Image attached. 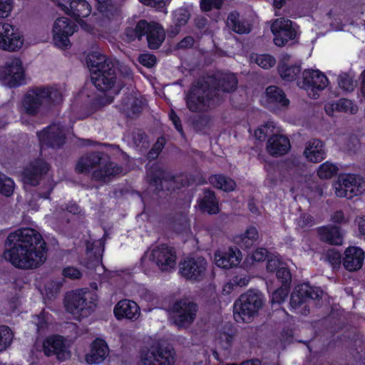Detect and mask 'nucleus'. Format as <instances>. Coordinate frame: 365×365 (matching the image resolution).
Returning <instances> with one entry per match:
<instances>
[{"label": "nucleus", "instance_id": "nucleus-1", "mask_svg": "<svg viewBox=\"0 0 365 365\" xmlns=\"http://www.w3.org/2000/svg\"><path fill=\"white\" fill-rule=\"evenodd\" d=\"M5 245L8 248L4 252V257L16 268L36 269L46 260V243L34 228L23 227L10 233Z\"/></svg>", "mask_w": 365, "mask_h": 365}, {"label": "nucleus", "instance_id": "nucleus-2", "mask_svg": "<svg viewBox=\"0 0 365 365\" xmlns=\"http://www.w3.org/2000/svg\"><path fill=\"white\" fill-rule=\"evenodd\" d=\"M91 71V80L100 91L111 90L117 80V68L114 62L105 55L93 53L86 58Z\"/></svg>", "mask_w": 365, "mask_h": 365}, {"label": "nucleus", "instance_id": "nucleus-3", "mask_svg": "<svg viewBox=\"0 0 365 365\" xmlns=\"http://www.w3.org/2000/svg\"><path fill=\"white\" fill-rule=\"evenodd\" d=\"M46 101L52 105L60 104L63 101L61 93L51 86H36L29 89L22 99L24 112L31 116L36 115Z\"/></svg>", "mask_w": 365, "mask_h": 365}, {"label": "nucleus", "instance_id": "nucleus-4", "mask_svg": "<svg viewBox=\"0 0 365 365\" xmlns=\"http://www.w3.org/2000/svg\"><path fill=\"white\" fill-rule=\"evenodd\" d=\"M205 77L192 86L186 96L185 103L188 110L200 113L213 107L220 101V95L209 86Z\"/></svg>", "mask_w": 365, "mask_h": 365}, {"label": "nucleus", "instance_id": "nucleus-5", "mask_svg": "<svg viewBox=\"0 0 365 365\" xmlns=\"http://www.w3.org/2000/svg\"><path fill=\"white\" fill-rule=\"evenodd\" d=\"M66 310L80 320L91 314L97 305V297L88 290L68 292L63 300Z\"/></svg>", "mask_w": 365, "mask_h": 365}, {"label": "nucleus", "instance_id": "nucleus-6", "mask_svg": "<svg viewBox=\"0 0 365 365\" xmlns=\"http://www.w3.org/2000/svg\"><path fill=\"white\" fill-rule=\"evenodd\" d=\"M264 304L263 296L258 292L249 289L235 300L233 315L237 322H250L257 314Z\"/></svg>", "mask_w": 365, "mask_h": 365}, {"label": "nucleus", "instance_id": "nucleus-7", "mask_svg": "<svg viewBox=\"0 0 365 365\" xmlns=\"http://www.w3.org/2000/svg\"><path fill=\"white\" fill-rule=\"evenodd\" d=\"M175 359V351L171 346L157 342L150 349L140 351L139 365H173Z\"/></svg>", "mask_w": 365, "mask_h": 365}, {"label": "nucleus", "instance_id": "nucleus-8", "mask_svg": "<svg viewBox=\"0 0 365 365\" xmlns=\"http://www.w3.org/2000/svg\"><path fill=\"white\" fill-rule=\"evenodd\" d=\"M150 185L158 191L163 190V182L180 183L181 187H188L194 182V178L187 173L173 175L166 172L158 163H153L147 173Z\"/></svg>", "mask_w": 365, "mask_h": 365}, {"label": "nucleus", "instance_id": "nucleus-9", "mask_svg": "<svg viewBox=\"0 0 365 365\" xmlns=\"http://www.w3.org/2000/svg\"><path fill=\"white\" fill-rule=\"evenodd\" d=\"M133 32L138 39L146 36L148 46L152 50L159 48L165 38V30L160 24L153 21L148 23L145 20H140Z\"/></svg>", "mask_w": 365, "mask_h": 365}, {"label": "nucleus", "instance_id": "nucleus-10", "mask_svg": "<svg viewBox=\"0 0 365 365\" xmlns=\"http://www.w3.org/2000/svg\"><path fill=\"white\" fill-rule=\"evenodd\" d=\"M2 83L9 88H16L26 83L25 71L19 58H14L6 62L0 69Z\"/></svg>", "mask_w": 365, "mask_h": 365}, {"label": "nucleus", "instance_id": "nucleus-11", "mask_svg": "<svg viewBox=\"0 0 365 365\" xmlns=\"http://www.w3.org/2000/svg\"><path fill=\"white\" fill-rule=\"evenodd\" d=\"M78 27L76 22L67 17H59L53 24V40L55 46L62 50L68 49L71 47L70 36H71Z\"/></svg>", "mask_w": 365, "mask_h": 365}, {"label": "nucleus", "instance_id": "nucleus-12", "mask_svg": "<svg viewBox=\"0 0 365 365\" xmlns=\"http://www.w3.org/2000/svg\"><path fill=\"white\" fill-rule=\"evenodd\" d=\"M173 323L179 328L192 324L195 319L197 305L187 299L176 300L170 307Z\"/></svg>", "mask_w": 365, "mask_h": 365}, {"label": "nucleus", "instance_id": "nucleus-13", "mask_svg": "<svg viewBox=\"0 0 365 365\" xmlns=\"http://www.w3.org/2000/svg\"><path fill=\"white\" fill-rule=\"evenodd\" d=\"M364 191V181L359 175L348 173L339 176L338 185L335 187V194L339 197L352 199L361 195Z\"/></svg>", "mask_w": 365, "mask_h": 365}, {"label": "nucleus", "instance_id": "nucleus-14", "mask_svg": "<svg viewBox=\"0 0 365 365\" xmlns=\"http://www.w3.org/2000/svg\"><path fill=\"white\" fill-rule=\"evenodd\" d=\"M207 262L202 257H186L179 264V273L187 280L202 281L207 271Z\"/></svg>", "mask_w": 365, "mask_h": 365}, {"label": "nucleus", "instance_id": "nucleus-15", "mask_svg": "<svg viewBox=\"0 0 365 365\" xmlns=\"http://www.w3.org/2000/svg\"><path fill=\"white\" fill-rule=\"evenodd\" d=\"M42 350L47 357L56 356L59 361H64L71 356L63 336L52 334L47 336L42 343Z\"/></svg>", "mask_w": 365, "mask_h": 365}, {"label": "nucleus", "instance_id": "nucleus-16", "mask_svg": "<svg viewBox=\"0 0 365 365\" xmlns=\"http://www.w3.org/2000/svg\"><path fill=\"white\" fill-rule=\"evenodd\" d=\"M205 78L210 84V88L216 93L217 91L232 93L237 89L238 85L237 77L232 73H225L218 71L205 76Z\"/></svg>", "mask_w": 365, "mask_h": 365}, {"label": "nucleus", "instance_id": "nucleus-17", "mask_svg": "<svg viewBox=\"0 0 365 365\" xmlns=\"http://www.w3.org/2000/svg\"><path fill=\"white\" fill-rule=\"evenodd\" d=\"M24 44L23 36L9 24H0V48L8 51L19 50Z\"/></svg>", "mask_w": 365, "mask_h": 365}, {"label": "nucleus", "instance_id": "nucleus-18", "mask_svg": "<svg viewBox=\"0 0 365 365\" xmlns=\"http://www.w3.org/2000/svg\"><path fill=\"white\" fill-rule=\"evenodd\" d=\"M150 259L162 271H168L176 264V253L173 247L163 244L152 250Z\"/></svg>", "mask_w": 365, "mask_h": 365}, {"label": "nucleus", "instance_id": "nucleus-19", "mask_svg": "<svg viewBox=\"0 0 365 365\" xmlns=\"http://www.w3.org/2000/svg\"><path fill=\"white\" fill-rule=\"evenodd\" d=\"M322 297V291L303 283L294 287L290 296L289 304L293 309H297L307 302L308 299H319Z\"/></svg>", "mask_w": 365, "mask_h": 365}, {"label": "nucleus", "instance_id": "nucleus-20", "mask_svg": "<svg viewBox=\"0 0 365 365\" xmlns=\"http://www.w3.org/2000/svg\"><path fill=\"white\" fill-rule=\"evenodd\" d=\"M40 143L52 149H60L66 143V136L63 129L56 125H51L38 133Z\"/></svg>", "mask_w": 365, "mask_h": 365}, {"label": "nucleus", "instance_id": "nucleus-21", "mask_svg": "<svg viewBox=\"0 0 365 365\" xmlns=\"http://www.w3.org/2000/svg\"><path fill=\"white\" fill-rule=\"evenodd\" d=\"M327 76L318 69H305L302 72V81L297 86L305 90L312 89L319 91L324 90L329 85Z\"/></svg>", "mask_w": 365, "mask_h": 365}, {"label": "nucleus", "instance_id": "nucleus-22", "mask_svg": "<svg viewBox=\"0 0 365 365\" xmlns=\"http://www.w3.org/2000/svg\"><path fill=\"white\" fill-rule=\"evenodd\" d=\"M57 6L75 19L83 28H84V25L87 26V24L82 20L83 18L88 17L91 13V6L86 0H72L70 1L69 6L58 2Z\"/></svg>", "mask_w": 365, "mask_h": 365}, {"label": "nucleus", "instance_id": "nucleus-23", "mask_svg": "<svg viewBox=\"0 0 365 365\" xmlns=\"http://www.w3.org/2000/svg\"><path fill=\"white\" fill-rule=\"evenodd\" d=\"M49 165L42 160H36L26 167L22 172L23 182L31 186H37L42 177L49 170Z\"/></svg>", "mask_w": 365, "mask_h": 365}, {"label": "nucleus", "instance_id": "nucleus-24", "mask_svg": "<svg viewBox=\"0 0 365 365\" xmlns=\"http://www.w3.org/2000/svg\"><path fill=\"white\" fill-rule=\"evenodd\" d=\"M122 171L123 168L111 161L110 156L107 154L100 167L92 173V178L97 182H106L121 173Z\"/></svg>", "mask_w": 365, "mask_h": 365}, {"label": "nucleus", "instance_id": "nucleus-25", "mask_svg": "<svg viewBox=\"0 0 365 365\" xmlns=\"http://www.w3.org/2000/svg\"><path fill=\"white\" fill-rule=\"evenodd\" d=\"M90 352L86 354L85 359L88 364H102L109 354V346L105 339L97 337L91 344Z\"/></svg>", "mask_w": 365, "mask_h": 365}, {"label": "nucleus", "instance_id": "nucleus-26", "mask_svg": "<svg viewBox=\"0 0 365 365\" xmlns=\"http://www.w3.org/2000/svg\"><path fill=\"white\" fill-rule=\"evenodd\" d=\"M242 253L237 247H230L224 252L215 253V264L217 267L229 269L236 267L241 262Z\"/></svg>", "mask_w": 365, "mask_h": 365}, {"label": "nucleus", "instance_id": "nucleus-27", "mask_svg": "<svg viewBox=\"0 0 365 365\" xmlns=\"http://www.w3.org/2000/svg\"><path fill=\"white\" fill-rule=\"evenodd\" d=\"M272 31L274 34V43L279 47L284 46L289 41L294 40L297 36V31L292 27L290 20L280 21L278 28L273 26Z\"/></svg>", "mask_w": 365, "mask_h": 365}, {"label": "nucleus", "instance_id": "nucleus-28", "mask_svg": "<svg viewBox=\"0 0 365 365\" xmlns=\"http://www.w3.org/2000/svg\"><path fill=\"white\" fill-rule=\"evenodd\" d=\"M113 312L118 320L128 319L133 321L137 319L140 314L138 304L127 299L119 301L115 306Z\"/></svg>", "mask_w": 365, "mask_h": 365}, {"label": "nucleus", "instance_id": "nucleus-29", "mask_svg": "<svg viewBox=\"0 0 365 365\" xmlns=\"http://www.w3.org/2000/svg\"><path fill=\"white\" fill-rule=\"evenodd\" d=\"M364 252L358 247H349L344 251L343 265L349 272L360 269L364 264Z\"/></svg>", "mask_w": 365, "mask_h": 365}, {"label": "nucleus", "instance_id": "nucleus-30", "mask_svg": "<svg viewBox=\"0 0 365 365\" xmlns=\"http://www.w3.org/2000/svg\"><path fill=\"white\" fill-rule=\"evenodd\" d=\"M291 148L289 139L281 134H275L268 138L267 143V152L274 157L287 154Z\"/></svg>", "mask_w": 365, "mask_h": 365}, {"label": "nucleus", "instance_id": "nucleus-31", "mask_svg": "<svg viewBox=\"0 0 365 365\" xmlns=\"http://www.w3.org/2000/svg\"><path fill=\"white\" fill-rule=\"evenodd\" d=\"M107 154L103 152H91L81 157L76 165V171L78 173H87L91 169L101 165Z\"/></svg>", "mask_w": 365, "mask_h": 365}, {"label": "nucleus", "instance_id": "nucleus-32", "mask_svg": "<svg viewBox=\"0 0 365 365\" xmlns=\"http://www.w3.org/2000/svg\"><path fill=\"white\" fill-rule=\"evenodd\" d=\"M306 159L312 163H319L326 158L325 144L317 138L312 139L307 143L304 150Z\"/></svg>", "mask_w": 365, "mask_h": 365}, {"label": "nucleus", "instance_id": "nucleus-33", "mask_svg": "<svg viewBox=\"0 0 365 365\" xmlns=\"http://www.w3.org/2000/svg\"><path fill=\"white\" fill-rule=\"evenodd\" d=\"M266 101L277 108H287L290 104L284 90L279 86L271 85L265 89Z\"/></svg>", "mask_w": 365, "mask_h": 365}, {"label": "nucleus", "instance_id": "nucleus-34", "mask_svg": "<svg viewBox=\"0 0 365 365\" xmlns=\"http://www.w3.org/2000/svg\"><path fill=\"white\" fill-rule=\"evenodd\" d=\"M98 13L108 20L118 19L120 16V5L115 0H95Z\"/></svg>", "mask_w": 365, "mask_h": 365}, {"label": "nucleus", "instance_id": "nucleus-35", "mask_svg": "<svg viewBox=\"0 0 365 365\" xmlns=\"http://www.w3.org/2000/svg\"><path fill=\"white\" fill-rule=\"evenodd\" d=\"M317 232L320 240L324 242L332 245H341L343 242V235L339 226H322L318 227Z\"/></svg>", "mask_w": 365, "mask_h": 365}, {"label": "nucleus", "instance_id": "nucleus-36", "mask_svg": "<svg viewBox=\"0 0 365 365\" xmlns=\"http://www.w3.org/2000/svg\"><path fill=\"white\" fill-rule=\"evenodd\" d=\"M259 232L257 229L250 225L247 227L244 233L235 237V243L244 250H248L255 247L258 241Z\"/></svg>", "mask_w": 365, "mask_h": 365}, {"label": "nucleus", "instance_id": "nucleus-37", "mask_svg": "<svg viewBox=\"0 0 365 365\" xmlns=\"http://www.w3.org/2000/svg\"><path fill=\"white\" fill-rule=\"evenodd\" d=\"M199 207L202 212L210 215L219 213V203L214 191L205 190L203 197L199 200Z\"/></svg>", "mask_w": 365, "mask_h": 365}, {"label": "nucleus", "instance_id": "nucleus-38", "mask_svg": "<svg viewBox=\"0 0 365 365\" xmlns=\"http://www.w3.org/2000/svg\"><path fill=\"white\" fill-rule=\"evenodd\" d=\"M277 68L280 78L287 82L295 81L302 73L301 65L289 64L283 61H279Z\"/></svg>", "mask_w": 365, "mask_h": 365}, {"label": "nucleus", "instance_id": "nucleus-39", "mask_svg": "<svg viewBox=\"0 0 365 365\" xmlns=\"http://www.w3.org/2000/svg\"><path fill=\"white\" fill-rule=\"evenodd\" d=\"M210 183L215 188L226 192H232L237 187L236 182L223 174H214L209 177Z\"/></svg>", "mask_w": 365, "mask_h": 365}, {"label": "nucleus", "instance_id": "nucleus-40", "mask_svg": "<svg viewBox=\"0 0 365 365\" xmlns=\"http://www.w3.org/2000/svg\"><path fill=\"white\" fill-rule=\"evenodd\" d=\"M236 335V329L232 326H225L220 332L218 344L223 350H230Z\"/></svg>", "mask_w": 365, "mask_h": 365}, {"label": "nucleus", "instance_id": "nucleus-41", "mask_svg": "<svg viewBox=\"0 0 365 365\" xmlns=\"http://www.w3.org/2000/svg\"><path fill=\"white\" fill-rule=\"evenodd\" d=\"M227 24L237 34H243L250 32V29L247 28L245 23L240 20V15L237 11H232L229 14Z\"/></svg>", "mask_w": 365, "mask_h": 365}, {"label": "nucleus", "instance_id": "nucleus-42", "mask_svg": "<svg viewBox=\"0 0 365 365\" xmlns=\"http://www.w3.org/2000/svg\"><path fill=\"white\" fill-rule=\"evenodd\" d=\"M338 167L329 161L321 164L317 170V175L320 179H331L337 174Z\"/></svg>", "mask_w": 365, "mask_h": 365}, {"label": "nucleus", "instance_id": "nucleus-43", "mask_svg": "<svg viewBox=\"0 0 365 365\" xmlns=\"http://www.w3.org/2000/svg\"><path fill=\"white\" fill-rule=\"evenodd\" d=\"M14 334L6 325H0V352L5 351L12 343Z\"/></svg>", "mask_w": 365, "mask_h": 365}, {"label": "nucleus", "instance_id": "nucleus-44", "mask_svg": "<svg viewBox=\"0 0 365 365\" xmlns=\"http://www.w3.org/2000/svg\"><path fill=\"white\" fill-rule=\"evenodd\" d=\"M33 322L36 327L38 335L46 333L48 329V314L44 310L41 311L39 314L33 317Z\"/></svg>", "mask_w": 365, "mask_h": 365}, {"label": "nucleus", "instance_id": "nucleus-45", "mask_svg": "<svg viewBox=\"0 0 365 365\" xmlns=\"http://www.w3.org/2000/svg\"><path fill=\"white\" fill-rule=\"evenodd\" d=\"M336 111L350 113L354 114L358 111V107L353 101L346 98L339 99L334 105Z\"/></svg>", "mask_w": 365, "mask_h": 365}, {"label": "nucleus", "instance_id": "nucleus-46", "mask_svg": "<svg viewBox=\"0 0 365 365\" xmlns=\"http://www.w3.org/2000/svg\"><path fill=\"white\" fill-rule=\"evenodd\" d=\"M276 273V277L282 285L287 287H291L292 274L289 269L282 264L281 267H278Z\"/></svg>", "mask_w": 365, "mask_h": 365}, {"label": "nucleus", "instance_id": "nucleus-47", "mask_svg": "<svg viewBox=\"0 0 365 365\" xmlns=\"http://www.w3.org/2000/svg\"><path fill=\"white\" fill-rule=\"evenodd\" d=\"M255 63L264 69H269L273 68L276 64L275 58L269 53L257 54Z\"/></svg>", "mask_w": 365, "mask_h": 365}, {"label": "nucleus", "instance_id": "nucleus-48", "mask_svg": "<svg viewBox=\"0 0 365 365\" xmlns=\"http://www.w3.org/2000/svg\"><path fill=\"white\" fill-rule=\"evenodd\" d=\"M290 287L281 285L280 287L275 289L272 294L270 299L272 304H280L284 302L286 298L288 297Z\"/></svg>", "mask_w": 365, "mask_h": 365}, {"label": "nucleus", "instance_id": "nucleus-49", "mask_svg": "<svg viewBox=\"0 0 365 365\" xmlns=\"http://www.w3.org/2000/svg\"><path fill=\"white\" fill-rule=\"evenodd\" d=\"M14 185L11 178L4 175H0V193L6 197H10L14 192Z\"/></svg>", "mask_w": 365, "mask_h": 365}, {"label": "nucleus", "instance_id": "nucleus-50", "mask_svg": "<svg viewBox=\"0 0 365 365\" xmlns=\"http://www.w3.org/2000/svg\"><path fill=\"white\" fill-rule=\"evenodd\" d=\"M165 145V138L160 137L153 144L150 150L148 152L146 158L149 161L157 159L164 148Z\"/></svg>", "mask_w": 365, "mask_h": 365}, {"label": "nucleus", "instance_id": "nucleus-51", "mask_svg": "<svg viewBox=\"0 0 365 365\" xmlns=\"http://www.w3.org/2000/svg\"><path fill=\"white\" fill-rule=\"evenodd\" d=\"M223 3V0H200V7L202 11L208 12L213 9H220Z\"/></svg>", "mask_w": 365, "mask_h": 365}, {"label": "nucleus", "instance_id": "nucleus-52", "mask_svg": "<svg viewBox=\"0 0 365 365\" xmlns=\"http://www.w3.org/2000/svg\"><path fill=\"white\" fill-rule=\"evenodd\" d=\"M296 224L297 227L302 229L309 228L314 225V219L309 214L302 213L297 219Z\"/></svg>", "mask_w": 365, "mask_h": 365}, {"label": "nucleus", "instance_id": "nucleus-53", "mask_svg": "<svg viewBox=\"0 0 365 365\" xmlns=\"http://www.w3.org/2000/svg\"><path fill=\"white\" fill-rule=\"evenodd\" d=\"M61 274L63 277L68 278L70 279H78L82 277L81 271L72 266H67L64 267L61 272Z\"/></svg>", "mask_w": 365, "mask_h": 365}, {"label": "nucleus", "instance_id": "nucleus-54", "mask_svg": "<svg viewBox=\"0 0 365 365\" xmlns=\"http://www.w3.org/2000/svg\"><path fill=\"white\" fill-rule=\"evenodd\" d=\"M139 62L147 68H152L157 64V58L154 54L144 53L140 55Z\"/></svg>", "mask_w": 365, "mask_h": 365}, {"label": "nucleus", "instance_id": "nucleus-55", "mask_svg": "<svg viewBox=\"0 0 365 365\" xmlns=\"http://www.w3.org/2000/svg\"><path fill=\"white\" fill-rule=\"evenodd\" d=\"M19 305H20L19 297L16 295L11 297V298H9L8 299V302L6 304L7 308H6V312L4 314H5L7 316L14 314L16 312V310L18 309V307H19Z\"/></svg>", "mask_w": 365, "mask_h": 365}, {"label": "nucleus", "instance_id": "nucleus-56", "mask_svg": "<svg viewBox=\"0 0 365 365\" xmlns=\"http://www.w3.org/2000/svg\"><path fill=\"white\" fill-rule=\"evenodd\" d=\"M14 0H0V18L8 17L13 9Z\"/></svg>", "mask_w": 365, "mask_h": 365}, {"label": "nucleus", "instance_id": "nucleus-57", "mask_svg": "<svg viewBox=\"0 0 365 365\" xmlns=\"http://www.w3.org/2000/svg\"><path fill=\"white\" fill-rule=\"evenodd\" d=\"M175 23L177 26L185 25L190 18V14L185 9H180L175 13Z\"/></svg>", "mask_w": 365, "mask_h": 365}, {"label": "nucleus", "instance_id": "nucleus-58", "mask_svg": "<svg viewBox=\"0 0 365 365\" xmlns=\"http://www.w3.org/2000/svg\"><path fill=\"white\" fill-rule=\"evenodd\" d=\"M339 86L344 91L353 89V81L348 74L340 76L339 78Z\"/></svg>", "mask_w": 365, "mask_h": 365}, {"label": "nucleus", "instance_id": "nucleus-59", "mask_svg": "<svg viewBox=\"0 0 365 365\" xmlns=\"http://www.w3.org/2000/svg\"><path fill=\"white\" fill-rule=\"evenodd\" d=\"M267 256V250L265 248L258 247L251 255L253 262H264Z\"/></svg>", "mask_w": 365, "mask_h": 365}, {"label": "nucleus", "instance_id": "nucleus-60", "mask_svg": "<svg viewBox=\"0 0 365 365\" xmlns=\"http://www.w3.org/2000/svg\"><path fill=\"white\" fill-rule=\"evenodd\" d=\"M143 110V103L139 98H135L130 104L129 112L131 113L133 116H138Z\"/></svg>", "mask_w": 365, "mask_h": 365}, {"label": "nucleus", "instance_id": "nucleus-61", "mask_svg": "<svg viewBox=\"0 0 365 365\" xmlns=\"http://www.w3.org/2000/svg\"><path fill=\"white\" fill-rule=\"evenodd\" d=\"M269 129V126L267 123L258 127L255 130V138L260 141H264L267 139V138L268 137Z\"/></svg>", "mask_w": 365, "mask_h": 365}, {"label": "nucleus", "instance_id": "nucleus-62", "mask_svg": "<svg viewBox=\"0 0 365 365\" xmlns=\"http://www.w3.org/2000/svg\"><path fill=\"white\" fill-rule=\"evenodd\" d=\"M169 119L172 121L176 130L182 135L184 134L180 118L173 109L169 113Z\"/></svg>", "mask_w": 365, "mask_h": 365}, {"label": "nucleus", "instance_id": "nucleus-63", "mask_svg": "<svg viewBox=\"0 0 365 365\" xmlns=\"http://www.w3.org/2000/svg\"><path fill=\"white\" fill-rule=\"evenodd\" d=\"M63 210L72 215H79L81 212V207L73 200H71L66 204Z\"/></svg>", "mask_w": 365, "mask_h": 365}, {"label": "nucleus", "instance_id": "nucleus-64", "mask_svg": "<svg viewBox=\"0 0 365 365\" xmlns=\"http://www.w3.org/2000/svg\"><path fill=\"white\" fill-rule=\"evenodd\" d=\"M194 24L197 29L202 30L207 27L208 20L204 16H198L194 19Z\"/></svg>", "mask_w": 365, "mask_h": 365}]
</instances>
